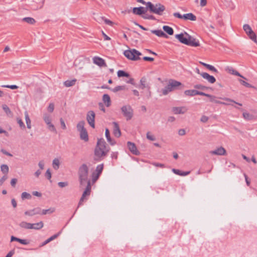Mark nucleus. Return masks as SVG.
<instances>
[{
  "mask_svg": "<svg viewBox=\"0 0 257 257\" xmlns=\"http://www.w3.org/2000/svg\"><path fill=\"white\" fill-rule=\"evenodd\" d=\"M175 38L178 40L180 43L185 44L187 46L193 47H197L200 46L199 40L189 35L186 32L177 34L175 35Z\"/></svg>",
  "mask_w": 257,
  "mask_h": 257,
  "instance_id": "nucleus-1",
  "label": "nucleus"
},
{
  "mask_svg": "<svg viewBox=\"0 0 257 257\" xmlns=\"http://www.w3.org/2000/svg\"><path fill=\"white\" fill-rule=\"evenodd\" d=\"M109 150L106 149V143L103 139L97 140V145L94 150L95 160L100 161L107 155Z\"/></svg>",
  "mask_w": 257,
  "mask_h": 257,
  "instance_id": "nucleus-2",
  "label": "nucleus"
},
{
  "mask_svg": "<svg viewBox=\"0 0 257 257\" xmlns=\"http://www.w3.org/2000/svg\"><path fill=\"white\" fill-rule=\"evenodd\" d=\"M88 175V167L85 164L81 165L78 169V176L80 183L81 185L87 183Z\"/></svg>",
  "mask_w": 257,
  "mask_h": 257,
  "instance_id": "nucleus-3",
  "label": "nucleus"
},
{
  "mask_svg": "<svg viewBox=\"0 0 257 257\" xmlns=\"http://www.w3.org/2000/svg\"><path fill=\"white\" fill-rule=\"evenodd\" d=\"M147 8L148 9L151 13L161 15L165 10V7L160 3L153 4L151 2H148L146 4Z\"/></svg>",
  "mask_w": 257,
  "mask_h": 257,
  "instance_id": "nucleus-4",
  "label": "nucleus"
},
{
  "mask_svg": "<svg viewBox=\"0 0 257 257\" xmlns=\"http://www.w3.org/2000/svg\"><path fill=\"white\" fill-rule=\"evenodd\" d=\"M124 55L128 59L136 61L140 59L141 53L136 49H126L123 52Z\"/></svg>",
  "mask_w": 257,
  "mask_h": 257,
  "instance_id": "nucleus-5",
  "label": "nucleus"
},
{
  "mask_svg": "<svg viewBox=\"0 0 257 257\" xmlns=\"http://www.w3.org/2000/svg\"><path fill=\"white\" fill-rule=\"evenodd\" d=\"M87 183L86 187L82 195L79 200V202L78 203V205L77 206V208L81 205L83 204V202L85 200H87V198H86L87 196H89L91 192V182L90 181H88Z\"/></svg>",
  "mask_w": 257,
  "mask_h": 257,
  "instance_id": "nucleus-6",
  "label": "nucleus"
},
{
  "mask_svg": "<svg viewBox=\"0 0 257 257\" xmlns=\"http://www.w3.org/2000/svg\"><path fill=\"white\" fill-rule=\"evenodd\" d=\"M121 112L123 115L126 118L127 120L132 119L134 114V111L130 105H124L121 108Z\"/></svg>",
  "mask_w": 257,
  "mask_h": 257,
  "instance_id": "nucleus-7",
  "label": "nucleus"
},
{
  "mask_svg": "<svg viewBox=\"0 0 257 257\" xmlns=\"http://www.w3.org/2000/svg\"><path fill=\"white\" fill-rule=\"evenodd\" d=\"M95 114L92 110H89L87 112L86 114V120L92 128L95 127Z\"/></svg>",
  "mask_w": 257,
  "mask_h": 257,
  "instance_id": "nucleus-8",
  "label": "nucleus"
},
{
  "mask_svg": "<svg viewBox=\"0 0 257 257\" xmlns=\"http://www.w3.org/2000/svg\"><path fill=\"white\" fill-rule=\"evenodd\" d=\"M92 61L94 64L100 67H106L107 65L105 60L98 56H94L92 58Z\"/></svg>",
  "mask_w": 257,
  "mask_h": 257,
  "instance_id": "nucleus-9",
  "label": "nucleus"
},
{
  "mask_svg": "<svg viewBox=\"0 0 257 257\" xmlns=\"http://www.w3.org/2000/svg\"><path fill=\"white\" fill-rule=\"evenodd\" d=\"M41 209L40 207H36L32 209L28 210L25 211L24 214L28 216H33L35 215L40 214Z\"/></svg>",
  "mask_w": 257,
  "mask_h": 257,
  "instance_id": "nucleus-10",
  "label": "nucleus"
},
{
  "mask_svg": "<svg viewBox=\"0 0 257 257\" xmlns=\"http://www.w3.org/2000/svg\"><path fill=\"white\" fill-rule=\"evenodd\" d=\"M226 151L225 149L222 147H220L217 148L214 150L210 151L209 154L211 155H215L218 156H223L226 154Z\"/></svg>",
  "mask_w": 257,
  "mask_h": 257,
  "instance_id": "nucleus-11",
  "label": "nucleus"
},
{
  "mask_svg": "<svg viewBox=\"0 0 257 257\" xmlns=\"http://www.w3.org/2000/svg\"><path fill=\"white\" fill-rule=\"evenodd\" d=\"M127 147L129 150L131 152L132 154L135 155H139L140 153L139 151L137 150V148L135 145V144L131 142H128L127 143Z\"/></svg>",
  "mask_w": 257,
  "mask_h": 257,
  "instance_id": "nucleus-12",
  "label": "nucleus"
},
{
  "mask_svg": "<svg viewBox=\"0 0 257 257\" xmlns=\"http://www.w3.org/2000/svg\"><path fill=\"white\" fill-rule=\"evenodd\" d=\"M223 99L227 101L228 102V103L224 102H222V101H215V102L217 103L221 104L230 105H232V106H233V104H232L231 103H233L236 104L239 106H242L241 103L235 102L234 100H233L230 98H224Z\"/></svg>",
  "mask_w": 257,
  "mask_h": 257,
  "instance_id": "nucleus-13",
  "label": "nucleus"
},
{
  "mask_svg": "<svg viewBox=\"0 0 257 257\" xmlns=\"http://www.w3.org/2000/svg\"><path fill=\"white\" fill-rule=\"evenodd\" d=\"M200 75L205 79L208 81L210 83H214L216 79L213 76L210 75L206 72H202L200 74Z\"/></svg>",
  "mask_w": 257,
  "mask_h": 257,
  "instance_id": "nucleus-14",
  "label": "nucleus"
},
{
  "mask_svg": "<svg viewBox=\"0 0 257 257\" xmlns=\"http://www.w3.org/2000/svg\"><path fill=\"white\" fill-rule=\"evenodd\" d=\"M113 133L115 137L119 138L121 136V132L119 125L116 122H113Z\"/></svg>",
  "mask_w": 257,
  "mask_h": 257,
  "instance_id": "nucleus-15",
  "label": "nucleus"
},
{
  "mask_svg": "<svg viewBox=\"0 0 257 257\" xmlns=\"http://www.w3.org/2000/svg\"><path fill=\"white\" fill-rule=\"evenodd\" d=\"M225 70L228 71L230 74L234 75L235 76H239L245 80H246V78L244 77L243 76L241 75L238 71L234 70L232 67H227Z\"/></svg>",
  "mask_w": 257,
  "mask_h": 257,
  "instance_id": "nucleus-16",
  "label": "nucleus"
},
{
  "mask_svg": "<svg viewBox=\"0 0 257 257\" xmlns=\"http://www.w3.org/2000/svg\"><path fill=\"white\" fill-rule=\"evenodd\" d=\"M187 110V109L185 107H174L172 108V111L176 114H184L186 112Z\"/></svg>",
  "mask_w": 257,
  "mask_h": 257,
  "instance_id": "nucleus-17",
  "label": "nucleus"
},
{
  "mask_svg": "<svg viewBox=\"0 0 257 257\" xmlns=\"http://www.w3.org/2000/svg\"><path fill=\"white\" fill-rule=\"evenodd\" d=\"M44 226V223L41 221L37 223H31V229L40 230Z\"/></svg>",
  "mask_w": 257,
  "mask_h": 257,
  "instance_id": "nucleus-18",
  "label": "nucleus"
},
{
  "mask_svg": "<svg viewBox=\"0 0 257 257\" xmlns=\"http://www.w3.org/2000/svg\"><path fill=\"white\" fill-rule=\"evenodd\" d=\"M133 12L134 14L138 15H141L146 13V11L145 10L144 8L143 7H139V8H134L133 10Z\"/></svg>",
  "mask_w": 257,
  "mask_h": 257,
  "instance_id": "nucleus-19",
  "label": "nucleus"
},
{
  "mask_svg": "<svg viewBox=\"0 0 257 257\" xmlns=\"http://www.w3.org/2000/svg\"><path fill=\"white\" fill-rule=\"evenodd\" d=\"M19 226L25 229H31V223L25 221H22L20 222Z\"/></svg>",
  "mask_w": 257,
  "mask_h": 257,
  "instance_id": "nucleus-20",
  "label": "nucleus"
},
{
  "mask_svg": "<svg viewBox=\"0 0 257 257\" xmlns=\"http://www.w3.org/2000/svg\"><path fill=\"white\" fill-rule=\"evenodd\" d=\"M79 133L80 138L81 140L85 142H87L88 141V135L86 129L80 132Z\"/></svg>",
  "mask_w": 257,
  "mask_h": 257,
  "instance_id": "nucleus-21",
  "label": "nucleus"
},
{
  "mask_svg": "<svg viewBox=\"0 0 257 257\" xmlns=\"http://www.w3.org/2000/svg\"><path fill=\"white\" fill-rule=\"evenodd\" d=\"M183 19L185 20H189L192 21L196 20V17L192 13H188L183 15Z\"/></svg>",
  "mask_w": 257,
  "mask_h": 257,
  "instance_id": "nucleus-22",
  "label": "nucleus"
},
{
  "mask_svg": "<svg viewBox=\"0 0 257 257\" xmlns=\"http://www.w3.org/2000/svg\"><path fill=\"white\" fill-rule=\"evenodd\" d=\"M102 100L107 107H109L110 105V98L108 94H104L102 96Z\"/></svg>",
  "mask_w": 257,
  "mask_h": 257,
  "instance_id": "nucleus-23",
  "label": "nucleus"
},
{
  "mask_svg": "<svg viewBox=\"0 0 257 257\" xmlns=\"http://www.w3.org/2000/svg\"><path fill=\"white\" fill-rule=\"evenodd\" d=\"M173 89L171 86V84L168 83V85L166 86L162 90V93L163 95H167L170 92L173 91Z\"/></svg>",
  "mask_w": 257,
  "mask_h": 257,
  "instance_id": "nucleus-24",
  "label": "nucleus"
},
{
  "mask_svg": "<svg viewBox=\"0 0 257 257\" xmlns=\"http://www.w3.org/2000/svg\"><path fill=\"white\" fill-rule=\"evenodd\" d=\"M169 82L171 84L173 90L177 88V87L182 85V83L180 82L173 79L170 80Z\"/></svg>",
  "mask_w": 257,
  "mask_h": 257,
  "instance_id": "nucleus-25",
  "label": "nucleus"
},
{
  "mask_svg": "<svg viewBox=\"0 0 257 257\" xmlns=\"http://www.w3.org/2000/svg\"><path fill=\"white\" fill-rule=\"evenodd\" d=\"M105 137L106 138V140L107 141V142L111 145H113L115 144V142L113 141L111 137H110V133H109V131L108 130V128H106L105 129Z\"/></svg>",
  "mask_w": 257,
  "mask_h": 257,
  "instance_id": "nucleus-26",
  "label": "nucleus"
},
{
  "mask_svg": "<svg viewBox=\"0 0 257 257\" xmlns=\"http://www.w3.org/2000/svg\"><path fill=\"white\" fill-rule=\"evenodd\" d=\"M172 171L176 175H178L182 176H186L190 174V171L182 172L178 169H173Z\"/></svg>",
  "mask_w": 257,
  "mask_h": 257,
  "instance_id": "nucleus-27",
  "label": "nucleus"
},
{
  "mask_svg": "<svg viewBox=\"0 0 257 257\" xmlns=\"http://www.w3.org/2000/svg\"><path fill=\"white\" fill-rule=\"evenodd\" d=\"M25 117L26 120V122L27 124V127L29 129H31L32 127L31 126V120L30 118L29 114L27 111L25 112Z\"/></svg>",
  "mask_w": 257,
  "mask_h": 257,
  "instance_id": "nucleus-28",
  "label": "nucleus"
},
{
  "mask_svg": "<svg viewBox=\"0 0 257 257\" xmlns=\"http://www.w3.org/2000/svg\"><path fill=\"white\" fill-rule=\"evenodd\" d=\"M85 121L84 120H81L78 122L76 125L77 130L80 132L82 131L86 128L84 127Z\"/></svg>",
  "mask_w": 257,
  "mask_h": 257,
  "instance_id": "nucleus-29",
  "label": "nucleus"
},
{
  "mask_svg": "<svg viewBox=\"0 0 257 257\" xmlns=\"http://www.w3.org/2000/svg\"><path fill=\"white\" fill-rule=\"evenodd\" d=\"M76 81V79L67 80L64 82V85L67 87L72 86L75 84Z\"/></svg>",
  "mask_w": 257,
  "mask_h": 257,
  "instance_id": "nucleus-30",
  "label": "nucleus"
},
{
  "mask_svg": "<svg viewBox=\"0 0 257 257\" xmlns=\"http://www.w3.org/2000/svg\"><path fill=\"white\" fill-rule=\"evenodd\" d=\"M61 233V231L59 232L58 233L55 234L52 236H51L50 237L46 239L42 244V245H46L51 241L54 240V239L56 238Z\"/></svg>",
  "mask_w": 257,
  "mask_h": 257,
  "instance_id": "nucleus-31",
  "label": "nucleus"
},
{
  "mask_svg": "<svg viewBox=\"0 0 257 257\" xmlns=\"http://www.w3.org/2000/svg\"><path fill=\"white\" fill-rule=\"evenodd\" d=\"M197 91L194 89L187 90L184 91V94L187 96H193L197 95Z\"/></svg>",
  "mask_w": 257,
  "mask_h": 257,
  "instance_id": "nucleus-32",
  "label": "nucleus"
},
{
  "mask_svg": "<svg viewBox=\"0 0 257 257\" xmlns=\"http://www.w3.org/2000/svg\"><path fill=\"white\" fill-rule=\"evenodd\" d=\"M152 33L155 34L156 35L161 37H167L166 34L162 30H152L151 31Z\"/></svg>",
  "mask_w": 257,
  "mask_h": 257,
  "instance_id": "nucleus-33",
  "label": "nucleus"
},
{
  "mask_svg": "<svg viewBox=\"0 0 257 257\" xmlns=\"http://www.w3.org/2000/svg\"><path fill=\"white\" fill-rule=\"evenodd\" d=\"M55 211V208L51 207L48 209H41V213L40 214L41 215H45L47 214H51L53 212H54Z\"/></svg>",
  "mask_w": 257,
  "mask_h": 257,
  "instance_id": "nucleus-34",
  "label": "nucleus"
},
{
  "mask_svg": "<svg viewBox=\"0 0 257 257\" xmlns=\"http://www.w3.org/2000/svg\"><path fill=\"white\" fill-rule=\"evenodd\" d=\"M197 95H202V96H207L208 97H209L210 98V101H212V102H215V100H214V98H215V96H212L210 94H207V93H205L203 92H201V91H197Z\"/></svg>",
  "mask_w": 257,
  "mask_h": 257,
  "instance_id": "nucleus-35",
  "label": "nucleus"
},
{
  "mask_svg": "<svg viewBox=\"0 0 257 257\" xmlns=\"http://www.w3.org/2000/svg\"><path fill=\"white\" fill-rule=\"evenodd\" d=\"M60 164L59 160L58 158H55L52 162L53 168L56 170H58L59 168Z\"/></svg>",
  "mask_w": 257,
  "mask_h": 257,
  "instance_id": "nucleus-36",
  "label": "nucleus"
},
{
  "mask_svg": "<svg viewBox=\"0 0 257 257\" xmlns=\"http://www.w3.org/2000/svg\"><path fill=\"white\" fill-rule=\"evenodd\" d=\"M147 87H148V86L146 84V78H145V77L142 78L140 80V85L139 86V88L143 89L145 88H146Z\"/></svg>",
  "mask_w": 257,
  "mask_h": 257,
  "instance_id": "nucleus-37",
  "label": "nucleus"
},
{
  "mask_svg": "<svg viewBox=\"0 0 257 257\" xmlns=\"http://www.w3.org/2000/svg\"><path fill=\"white\" fill-rule=\"evenodd\" d=\"M2 108L4 111L6 112L7 115L9 116H12V112L10 109V108L6 105V104H3L2 105Z\"/></svg>",
  "mask_w": 257,
  "mask_h": 257,
  "instance_id": "nucleus-38",
  "label": "nucleus"
},
{
  "mask_svg": "<svg viewBox=\"0 0 257 257\" xmlns=\"http://www.w3.org/2000/svg\"><path fill=\"white\" fill-rule=\"evenodd\" d=\"M163 28V30L169 35H172L173 34L174 31L171 27L168 26H164Z\"/></svg>",
  "mask_w": 257,
  "mask_h": 257,
  "instance_id": "nucleus-39",
  "label": "nucleus"
},
{
  "mask_svg": "<svg viewBox=\"0 0 257 257\" xmlns=\"http://www.w3.org/2000/svg\"><path fill=\"white\" fill-rule=\"evenodd\" d=\"M243 29L247 35L253 32L251 27L248 24L244 25L243 26Z\"/></svg>",
  "mask_w": 257,
  "mask_h": 257,
  "instance_id": "nucleus-40",
  "label": "nucleus"
},
{
  "mask_svg": "<svg viewBox=\"0 0 257 257\" xmlns=\"http://www.w3.org/2000/svg\"><path fill=\"white\" fill-rule=\"evenodd\" d=\"M23 21L30 24H34L36 21L32 18L26 17L23 19Z\"/></svg>",
  "mask_w": 257,
  "mask_h": 257,
  "instance_id": "nucleus-41",
  "label": "nucleus"
},
{
  "mask_svg": "<svg viewBox=\"0 0 257 257\" xmlns=\"http://www.w3.org/2000/svg\"><path fill=\"white\" fill-rule=\"evenodd\" d=\"M103 169V164H101L98 165L95 169V171L94 173H96L97 174L100 175L102 172Z\"/></svg>",
  "mask_w": 257,
  "mask_h": 257,
  "instance_id": "nucleus-42",
  "label": "nucleus"
},
{
  "mask_svg": "<svg viewBox=\"0 0 257 257\" xmlns=\"http://www.w3.org/2000/svg\"><path fill=\"white\" fill-rule=\"evenodd\" d=\"M21 198L23 200L24 199H31L32 196L30 193L26 192H24L21 194Z\"/></svg>",
  "mask_w": 257,
  "mask_h": 257,
  "instance_id": "nucleus-43",
  "label": "nucleus"
},
{
  "mask_svg": "<svg viewBox=\"0 0 257 257\" xmlns=\"http://www.w3.org/2000/svg\"><path fill=\"white\" fill-rule=\"evenodd\" d=\"M117 76L118 77H129V74L125 72V71H123V70H118L117 71Z\"/></svg>",
  "mask_w": 257,
  "mask_h": 257,
  "instance_id": "nucleus-44",
  "label": "nucleus"
},
{
  "mask_svg": "<svg viewBox=\"0 0 257 257\" xmlns=\"http://www.w3.org/2000/svg\"><path fill=\"white\" fill-rule=\"evenodd\" d=\"M124 89H125L124 85H121V86L119 85V86H117L115 87L113 89H111V90L113 92H116L118 91L124 90Z\"/></svg>",
  "mask_w": 257,
  "mask_h": 257,
  "instance_id": "nucleus-45",
  "label": "nucleus"
},
{
  "mask_svg": "<svg viewBox=\"0 0 257 257\" xmlns=\"http://www.w3.org/2000/svg\"><path fill=\"white\" fill-rule=\"evenodd\" d=\"M1 171L3 173L7 174L9 172V167L7 165L3 164L1 167Z\"/></svg>",
  "mask_w": 257,
  "mask_h": 257,
  "instance_id": "nucleus-46",
  "label": "nucleus"
},
{
  "mask_svg": "<svg viewBox=\"0 0 257 257\" xmlns=\"http://www.w3.org/2000/svg\"><path fill=\"white\" fill-rule=\"evenodd\" d=\"M238 81L243 86L247 87V88H251L252 87V86L249 83L246 82V81H244L242 79H238Z\"/></svg>",
  "mask_w": 257,
  "mask_h": 257,
  "instance_id": "nucleus-47",
  "label": "nucleus"
},
{
  "mask_svg": "<svg viewBox=\"0 0 257 257\" xmlns=\"http://www.w3.org/2000/svg\"><path fill=\"white\" fill-rule=\"evenodd\" d=\"M17 120L18 123L19 124L20 127L22 129H25L26 128L25 125L21 118H20L19 117H17Z\"/></svg>",
  "mask_w": 257,
  "mask_h": 257,
  "instance_id": "nucleus-48",
  "label": "nucleus"
},
{
  "mask_svg": "<svg viewBox=\"0 0 257 257\" xmlns=\"http://www.w3.org/2000/svg\"><path fill=\"white\" fill-rule=\"evenodd\" d=\"M247 36L249 37V38L252 40L254 42H256V36L255 33L253 32L250 34H248Z\"/></svg>",
  "mask_w": 257,
  "mask_h": 257,
  "instance_id": "nucleus-49",
  "label": "nucleus"
},
{
  "mask_svg": "<svg viewBox=\"0 0 257 257\" xmlns=\"http://www.w3.org/2000/svg\"><path fill=\"white\" fill-rule=\"evenodd\" d=\"M2 87L4 88H9L12 89H15L18 88V86L16 85H3Z\"/></svg>",
  "mask_w": 257,
  "mask_h": 257,
  "instance_id": "nucleus-50",
  "label": "nucleus"
},
{
  "mask_svg": "<svg viewBox=\"0 0 257 257\" xmlns=\"http://www.w3.org/2000/svg\"><path fill=\"white\" fill-rule=\"evenodd\" d=\"M101 19L102 20H103L104 21V22H105V23L107 25H108L110 26H112L113 24V22H112V21H111L110 20H109L108 19H107L106 18H105L104 17H101Z\"/></svg>",
  "mask_w": 257,
  "mask_h": 257,
  "instance_id": "nucleus-51",
  "label": "nucleus"
},
{
  "mask_svg": "<svg viewBox=\"0 0 257 257\" xmlns=\"http://www.w3.org/2000/svg\"><path fill=\"white\" fill-rule=\"evenodd\" d=\"M100 175L98 174H97L96 173H93L92 174V181L93 183H94L96 182V181L98 179L99 176Z\"/></svg>",
  "mask_w": 257,
  "mask_h": 257,
  "instance_id": "nucleus-52",
  "label": "nucleus"
},
{
  "mask_svg": "<svg viewBox=\"0 0 257 257\" xmlns=\"http://www.w3.org/2000/svg\"><path fill=\"white\" fill-rule=\"evenodd\" d=\"M43 119L45 123H49V122L51 121V118L50 115L47 114H45L44 115Z\"/></svg>",
  "mask_w": 257,
  "mask_h": 257,
  "instance_id": "nucleus-53",
  "label": "nucleus"
},
{
  "mask_svg": "<svg viewBox=\"0 0 257 257\" xmlns=\"http://www.w3.org/2000/svg\"><path fill=\"white\" fill-rule=\"evenodd\" d=\"M19 242L24 245H27L29 244L30 241L28 239L20 238Z\"/></svg>",
  "mask_w": 257,
  "mask_h": 257,
  "instance_id": "nucleus-54",
  "label": "nucleus"
},
{
  "mask_svg": "<svg viewBox=\"0 0 257 257\" xmlns=\"http://www.w3.org/2000/svg\"><path fill=\"white\" fill-rule=\"evenodd\" d=\"M147 138L150 141H155L156 138L153 135L150 134V132H148L146 135Z\"/></svg>",
  "mask_w": 257,
  "mask_h": 257,
  "instance_id": "nucleus-55",
  "label": "nucleus"
},
{
  "mask_svg": "<svg viewBox=\"0 0 257 257\" xmlns=\"http://www.w3.org/2000/svg\"><path fill=\"white\" fill-rule=\"evenodd\" d=\"M207 68L215 73H218V70L213 66L210 64L207 66Z\"/></svg>",
  "mask_w": 257,
  "mask_h": 257,
  "instance_id": "nucleus-56",
  "label": "nucleus"
},
{
  "mask_svg": "<svg viewBox=\"0 0 257 257\" xmlns=\"http://www.w3.org/2000/svg\"><path fill=\"white\" fill-rule=\"evenodd\" d=\"M46 177L49 180L51 179V173L49 169H48L45 173Z\"/></svg>",
  "mask_w": 257,
  "mask_h": 257,
  "instance_id": "nucleus-57",
  "label": "nucleus"
},
{
  "mask_svg": "<svg viewBox=\"0 0 257 257\" xmlns=\"http://www.w3.org/2000/svg\"><path fill=\"white\" fill-rule=\"evenodd\" d=\"M58 186L61 188H63L67 186L68 185L67 182H60L58 183Z\"/></svg>",
  "mask_w": 257,
  "mask_h": 257,
  "instance_id": "nucleus-58",
  "label": "nucleus"
},
{
  "mask_svg": "<svg viewBox=\"0 0 257 257\" xmlns=\"http://www.w3.org/2000/svg\"><path fill=\"white\" fill-rule=\"evenodd\" d=\"M54 109V104L53 103L49 104V105L48 106V110L49 112H52L53 111Z\"/></svg>",
  "mask_w": 257,
  "mask_h": 257,
  "instance_id": "nucleus-59",
  "label": "nucleus"
},
{
  "mask_svg": "<svg viewBox=\"0 0 257 257\" xmlns=\"http://www.w3.org/2000/svg\"><path fill=\"white\" fill-rule=\"evenodd\" d=\"M60 123H61V127L63 129V130H65L66 129V125L65 124V123L64 121V120L61 118L60 119Z\"/></svg>",
  "mask_w": 257,
  "mask_h": 257,
  "instance_id": "nucleus-60",
  "label": "nucleus"
},
{
  "mask_svg": "<svg viewBox=\"0 0 257 257\" xmlns=\"http://www.w3.org/2000/svg\"><path fill=\"white\" fill-rule=\"evenodd\" d=\"M243 117L246 119H250L251 118V115L249 113L247 112H243Z\"/></svg>",
  "mask_w": 257,
  "mask_h": 257,
  "instance_id": "nucleus-61",
  "label": "nucleus"
},
{
  "mask_svg": "<svg viewBox=\"0 0 257 257\" xmlns=\"http://www.w3.org/2000/svg\"><path fill=\"white\" fill-rule=\"evenodd\" d=\"M143 59L144 61H153L154 60V58L153 57H148V56H145L143 58Z\"/></svg>",
  "mask_w": 257,
  "mask_h": 257,
  "instance_id": "nucleus-62",
  "label": "nucleus"
},
{
  "mask_svg": "<svg viewBox=\"0 0 257 257\" xmlns=\"http://www.w3.org/2000/svg\"><path fill=\"white\" fill-rule=\"evenodd\" d=\"M209 118L208 116L205 115H203L201 117L200 121L202 122H206L208 121Z\"/></svg>",
  "mask_w": 257,
  "mask_h": 257,
  "instance_id": "nucleus-63",
  "label": "nucleus"
},
{
  "mask_svg": "<svg viewBox=\"0 0 257 257\" xmlns=\"http://www.w3.org/2000/svg\"><path fill=\"white\" fill-rule=\"evenodd\" d=\"M15 249H12L9 252L5 257H12L15 253Z\"/></svg>",
  "mask_w": 257,
  "mask_h": 257,
  "instance_id": "nucleus-64",
  "label": "nucleus"
}]
</instances>
